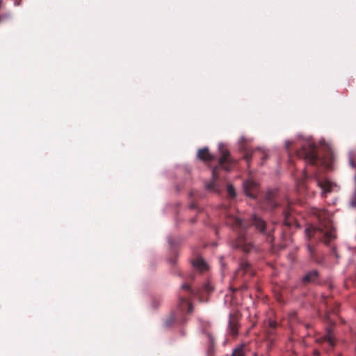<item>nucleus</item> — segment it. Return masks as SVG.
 Returning <instances> with one entry per match:
<instances>
[{
	"mask_svg": "<svg viewBox=\"0 0 356 356\" xmlns=\"http://www.w3.org/2000/svg\"><path fill=\"white\" fill-rule=\"evenodd\" d=\"M307 237L310 239L316 233H320L322 236V240L327 244L330 241L335 238V231L332 224L329 221L322 222L318 228L314 227H308L305 229Z\"/></svg>",
	"mask_w": 356,
	"mask_h": 356,
	"instance_id": "1",
	"label": "nucleus"
},
{
	"mask_svg": "<svg viewBox=\"0 0 356 356\" xmlns=\"http://www.w3.org/2000/svg\"><path fill=\"white\" fill-rule=\"evenodd\" d=\"M218 149L220 152L219 165L225 170L229 171L231 165L236 163V160L231 157L229 150L225 147L224 145L220 144Z\"/></svg>",
	"mask_w": 356,
	"mask_h": 356,
	"instance_id": "2",
	"label": "nucleus"
},
{
	"mask_svg": "<svg viewBox=\"0 0 356 356\" xmlns=\"http://www.w3.org/2000/svg\"><path fill=\"white\" fill-rule=\"evenodd\" d=\"M297 155L299 157L304 158L306 161L310 164H314L317 159L316 153L314 149L311 146H309L308 149L303 147L297 152Z\"/></svg>",
	"mask_w": 356,
	"mask_h": 356,
	"instance_id": "3",
	"label": "nucleus"
},
{
	"mask_svg": "<svg viewBox=\"0 0 356 356\" xmlns=\"http://www.w3.org/2000/svg\"><path fill=\"white\" fill-rule=\"evenodd\" d=\"M244 192L247 196L251 198H255L257 193L258 187L257 184L252 180H247L243 183Z\"/></svg>",
	"mask_w": 356,
	"mask_h": 356,
	"instance_id": "4",
	"label": "nucleus"
},
{
	"mask_svg": "<svg viewBox=\"0 0 356 356\" xmlns=\"http://www.w3.org/2000/svg\"><path fill=\"white\" fill-rule=\"evenodd\" d=\"M267 153L264 151H261V149H258L257 150H248L244 155V158L246 160L247 162H249L251 157L254 158H266L267 157Z\"/></svg>",
	"mask_w": 356,
	"mask_h": 356,
	"instance_id": "5",
	"label": "nucleus"
},
{
	"mask_svg": "<svg viewBox=\"0 0 356 356\" xmlns=\"http://www.w3.org/2000/svg\"><path fill=\"white\" fill-rule=\"evenodd\" d=\"M197 156L201 160L204 161H209L213 159V156L210 154L207 148L200 149Z\"/></svg>",
	"mask_w": 356,
	"mask_h": 356,
	"instance_id": "6",
	"label": "nucleus"
},
{
	"mask_svg": "<svg viewBox=\"0 0 356 356\" xmlns=\"http://www.w3.org/2000/svg\"><path fill=\"white\" fill-rule=\"evenodd\" d=\"M193 266L200 270V271H204L207 269V264L205 263V261L200 257H198L197 259H195L193 261Z\"/></svg>",
	"mask_w": 356,
	"mask_h": 356,
	"instance_id": "7",
	"label": "nucleus"
},
{
	"mask_svg": "<svg viewBox=\"0 0 356 356\" xmlns=\"http://www.w3.org/2000/svg\"><path fill=\"white\" fill-rule=\"evenodd\" d=\"M316 341L318 343L327 341L331 347H333L334 345L333 336L330 331L324 337H319Z\"/></svg>",
	"mask_w": 356,
	"mask_h": 356,
	"instance_id": "8",
	"label": "nucleus"
},
{
	"mask_svg": "<svg viewBox=\"0 0 356 356\" xmlns=\"http://www.w3.org/2000/svg\"><path fill=\"white\" fill-rule=\"evenodd\" d=\"M318 185L322 188L323 193L330 192L334 186V184L327 180L318 181Z\"/></svg>",
	"mask_w": 356,
	"mask_h": 356,
	"instance_id": "9",
	"label": "nucleus"
},
{
	"mask_svg": "<svg viewBox=\"0 0 356 356\" xmlns=\"http://www.w3.org/2000/svg\"><path fill=\"white\" fill-rule=\"evenodd\" d=\"M252 221L253 225L257 229H259L261 232H264L266 223L263 220L257 217L256 216H254L252 218Z\"/></svg>",
	"mask_w": 356,
	"mask_h": 356,
	"instance_id": "10",
	"label": "nucleus"
},
{
	"mask_svg": "<svg viewBox=\"0 0 356 356\" xmlns=\"http://www.w3.org/2000/svg\"><path fill=\"white\" fill-rule=\"evenodd\" d=\"M318 277V272L316 270H313L307 273L303 278L304 282H314Z\"/></svg>",
	"mask_w": 356,
	"mask_h": 356,
	"instance_id": "11",
	"label": "nucleus"
},
{
	"mask_svg": "<svg viewBox=\"0 0 356 356\" xmlns=\"http://www.w3.org/2000/svg\"><path fill=\"white\" fill-rule=\"evenodd\" d=\"M227 223L231 225L232 226L238 227H244L243 222L242 220L239 218H232L227 220Z\"/></svg>",
	"mask_w": 356,
	"mask_h": 356,
	"instance_id": "12",
	"label": "nucleus"
},
{
	"mask_svg": "<svg viewBox=\"0 0 356 356\" xmlns=\"http://www.w3.org/2000/svg\"><path fill=\"white\" fill-rule=\"evenodd\" d=\"M232 356H245V353L243 350V347H239L238 348H236L233 353Z\"/></svg>",
	"mask_w": 356,
	"mask_h": 356,
	"instance_id": "13",
	"label": "nucleus"
},
{
	"mask_svg": "<svg viewBox=\"0 0 356 356\" xmlns=\"http://www.w3.org/2000/svg\"><path fill=\"white\" fill-rule=\"evenodd\" d=\"M229 333L234 337L236 336L238 333L236 326L232 323H229Z\"/></svg>",
	"mask_w": 356,
	"mask_h": 356,
	"instance_id": "14",
	"label": "nucleus"
},
{
	"mask_svg": "<svg viewBox=\"0 0 356 356\" xmlns=\"http://www.w3.org/2000/svg\"><path fill=\"white\" fill-rule=\"evenodd\" d=\"M227 193H228L229 195L232 197H234L236 195L235 190H234V187L231 185L228 186V187H227Z\"/></svg>",
	"mask_w": 356,
	"mask_h": 356,
	"instance_id": "15",
	"label": "nucleus"
},
{
	"mask_svg": "<svg viewBox=\"0 0 356 356\" xmlns=\"http://www.w3.org/2000/svg\"><path fill=\"white\" fill-rule=\"evenodd\" d=\"M218 175L217 173V167H216L212 170V177L215 180L218 179Z\"/></svg>",
	"mask_w": 356,
	"mask_h": 356,
	"instance_id": "16",
	"label": "nucleus"
},
{
	"mask_svg": "<svg viewBox=\"0 0 356 356\" xmlns=\"http://www.w3.org/2000/svg\"><path fill=\"white\" fill-rule=\"evenodd\" d=\"M268 325L271 328H275L276 327V322H275L273 321H269Z\"/></svg>",
	"mask_w": 356,
	"mask_h": 356,
	"instance_id": "17",
	"label": "nucleus"
},
{
	"mask_svg": "<svg viewBox=\"0 0 356 356\" xmlns=\"http://www.w3.org/2000/svg\"><path fill=\"white\" fill-rule=\"evenodd\" d=\"M204 289L206 291L209 292L210 291H212V287L209 284H207L204 286Z\"/></svg>",
	"mask_w": 356,
	"mask_h": 356,
	"instance_id": "18",
	"label": "nucleus"
},
{
	"mask_svg": "<svg viewBox=\"0 0 356 356\" xmlns=\"http://www.w3.org/2000/svg\"><path fill=\"white\" fill-rule=\"evenodd\" d=\"M307 248H308V250L310 252V253L313 254L314 250H313L312 248L310 245H308Z\"/></svg>",
	"mask_w": 356,
	"mask_h": 356,
	"instance_id": "19",
	"label": "nucleus"
},
{
	"mask_svg": "<svg viewBox=\"0 0 356 356\" xmlns=\"http://www.w3.org/2000/svg\"><path fill=\"white\" fill-rule=\"evenodd\" d=\"M291 145V143L290 141L286 142V147L289 148Z\"/></svg>",
	"mask_w": 356,
	"mask_h": 356,
	"instance_id": "20",
	"label": "nucleus"
},
{
	"mask_svg": "<svg viewBox=\"0 0 356 356\" xmlns=\"http://www.w3.org/2000/svg\"><path fill=\"white\" fill-rule=\"evenodd\" d=\"M350 165H351L353 167H354V166H355V164H354V162H353V159H350Z\"/></svg>",
	"mask_w": 356,
	"mask_h": 356,
	"instance_id": "21",
	"label": "nucleus"
},
{
	"mask_svg": "<svg viewBox=\"0 0 356 356\" xmlns=\"http://www.w3.org/2000/svg\"><path fill=\"white\" fill-rule=\"evenodd\" d=\"M181 288H182V289H188V286L186 284H183V285L181 286Z\"/></svg>",
	"mask_w": 356,
	"mask_h": 356,
	"instance_id": "22",
	"label": "nucleus"
},
{
	"mask_svg": "<svg viewBox=\"0 0 356 356\" xmlns=\"http://www.w3.org/2000/svg\"><path fill=\"white\" fill-rule=\"evenodd\" d=\"M207 188L211 189L213 187V184H209L207 186Z\"/></svg>",
	"mask_w": 356,
	"mask_h": 356,
	"instance_id": "23",
	"label": "nucleus"
},
{
	"mask_svg": "<svg viewBox=\"0 0 356 356\" xmlns=\"http://www.w3.org/2000/svg\"><path fill=\"white\" fill-rule=\"evenodd\" d=\"M188 311L191 312V305L190 304H188Z\"/></svg>",
	"mask_w": 356,
	"mask_h": 356,
	"instance_id": "24",
	"label": "nucleus"
}]
</instances>
